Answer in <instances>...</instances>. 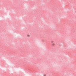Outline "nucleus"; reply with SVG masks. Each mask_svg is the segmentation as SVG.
<instances>
[{"instance_id": "obj_1", "label": "nucleus", "mask_w": 76, "mask_h": 76, "mask_svg": "<svg viewBox=\"0 0 76 76\" xmlns=\"http://www.w3.org/2000/svg\"><path fill=\"white\" fill-rule=\"evenodd\" d=\"M54 41H51V43H52V45H53V46H54V45H56V44L54 43Z\"/></svg>"}, {"instance_id": "obj_2", "label": "nucleus", "mask_w": 76, "mask_h": 76, "mask_svg": "<svg viewBox=\"0 0 76 76\" xmlns=\"http://www.w3.org/2000/svg\"><path fill=\"white\" fill-rule=\"evenodd\" d=\"M27 37H31V35H29V34H27Z\"/></svg>"}]
</instances>
